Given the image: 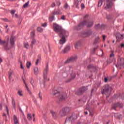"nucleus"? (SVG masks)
<instances>
[{"instance_id":"obj_1","label":"nucleus","mask_w":124,"mask_h":124,"mask_svg":"<svg viewBox=\"0 0 124 124\" xmlns=\"http://www.w3.org/2000/svg\"><path fill=\"white\" fill-rule=\"evenodd\" d=\"M53 28L56 32H59L58 34L61 38L59 41L60 44H64L66 41L65 37L68 36V31L62 29V27L56 23L53 24Z\"/></svg>"},{"instance_id":"obj_2","label":"nucleus","mask_w":124,"mask_h":124,"mask_svg":"<svg viewBox=\"0 0 124 124\" xmlns=\"http://www.w3.org/2000/svg\"><path fill=\"white\" fill-rule=\"evenodd\" d=\"M60 74L63 78H66L68 75H70V78L67 82H70L72 79H74L76 77L75 72L73 71V68L71 66H68L63 68L60 71Z\"/></svg>"},{"instance_id":"obj_3","label":"nucleus","mask_w":124,"mask_h":124,"mask_svg":"<svg viewBox=\"0 0 124 124\" xmlns=\"http://www.w3.org/2000/svg\"><path fill=\"white\" fill-rule=\"evenodd\" d=\"M93 25V21H89L88 20H84L80 23L77 27L76 29L79 31L81 29H83L84 26H86L87 28H91Z\"/></svg>"},{"instance_id":"obj_4","label":"nucleus","mask_w":124,"mask_h":124,"mask_svg":"<svg viewBox=\"0 0 124 124\" xmlns=\"http://www.w3.org/2000/svg\"><path fill=\"white\" fill-rule=\"evenodd\" d=\"M112 91V87L108 85H106L103 88V90L101 91L102 94H106L107 95V98H108L109 95H110V93Z\"/></svg>"},{"instance_id":"obj_5","label":"nucleus","mask_w":124,"mask_h":124,"mask_svg":"<svg viewBox=\"0 0 124 124\" xmlns=\"http://www.w3.org/2000/svg\"><path fill=\"white\" fill-rule=\"evenodd\" d=\"M78 116L76 113H73L70 117L66 118L65 124H72L77 120Z\"/></svg>"},{"instance_id":"obj_6","label":"nucleus","mask_w":124,"mask_h":124,"mask_svg":"<svg viewBox=\"0 0 124 124\" xmlns=\"http://www.w3.org/2000/svg\"><path fill=\"white\" fill-rule=\"evenodd\" d=\"M5 39L7 40L6 42L2 41L1 39H0V45H3L4 48L5 50H9L11 49V46H8V40H9V36H7L5 37Z\"/></svg>"},{"instance_id":"obj_7","label":"nucleus","mask_w":124,"mask_h":124,"mask_svg":"<svg viewBox=\"0 0 124 124\" xmlns=\"http://www.w3.org/2000/svg\"><path fill=\"white\" fill-rule=\"evenodd\" d=\"M86 91H88V87H82L77 92H76V94H77V95H82V94H83L84 93L86 92Z\"/></svg>"},{"instance_id":"obj_8","label":"nucleus","mask_w":124,"mask_h":124,"mask_svg":"<svg viewBox=\"0 0 124 124\" xmlns=\"http://www.w3.org/2000/svg\"><path fill=\"white\" fill-rule=\"evenodd\" d=\"M118 57L119 58L117 62V64H115V66L116 67H118V66H120V68H121V67H122V66H123V65L124 64V59L120 56Z\"/></svg>"},{"instance_id":"obj_9","label":"nucleus","mask_w":124,"mask_h":124,"mask_svg":"<svg viewBox=\"0 0 124 124\" xmlns=\"http://www.w3.org/2000/svg\"><path fill=\"white\" fill-rule=\"evenodd\" d=\"M49 70V66H48V64H46V68L44 71V82H46L47 79V74H48V71Z\"/></svg>"},{"instance_id":"obj_10","label":"nucleus","mask_w":124,"mask_h":124,"mask_svg":"<svg viewBox=\"0 0 124 124\" xmlns=\"http://www.w3.org/2000/svg\"><path fill=\"white\" fill-rule=\"evenodd\" d=\"M71 110V108H65L64 109H63L62 110H61L59 114H60V116L63 117V116H64V114H65V113H68L69 112H70Z\"/></svg>"},{"instance_id":"obj_11","label":"nucleus","mask_w":124,"mask_h":124,"mask_svg":"<svg viewBox=\"0 0 124 124\" xmlns=\"http://www.w3.org/2000/svg\"><path fill=\"white\" fill-rule=\"evenodd\" d=\"M116 0H106V4L107 6L105 7V9H108V8H110L112 7L113 5V1H115Z\"/></svg>"},{"instance_id":"obj_12","label":"nucleus","mask_w":124,"mask_h":124,"mask_svg":"<svg viewBox=\"0 0 124 124\" xmlns=\"http://www.w3.org/2000/svg\"><path fill=\"white\" fill-rule=\"evenodd\" d=\"M116 38L117 39V41L120 42V40H122L124 38V35L121 34L120 33H117L116 35Z\"/></svg>"},{"instance_id":"obj_13","label":"nucleus","mask_w":124,"mask_h":124,"mask_svg":"<svg viewBox=\"0 0 124 124\" xmlns=\"http://www.w3.org/2000/svg\"><path fill=\"white\" fill-rule=\"evenodd\" d=\"M84 35H85L86 37H88V36H91L93 34V31L92 30H88L84 32Z\"/></svg>"},{"instance_id":"obj_14","label":"nucleus","mask_w":124,"mask_h":124,"mask_svg":"<svg viewBox=\"0 0 124 124\" xmlns=\"http://www.w3.org/2000/svg\"><path fill=\"white\" fill-rule=\"evenodd\" d=\"M77 59V56H73L71 57L70 59H68L65 62L68 63V62H74V61H75V60Z\"/></svg>"},{"instance_id":"obj_15","label":"nucleus","mask_w":124,"mask_h":124,"mask_svg":"<svg viewBox=\"0 0 124 124\" xmlns=\"http://www.w3.org/2000/svg\"><path fill=\"white\" fill-rule=\"evenodd\" d=\"M82 1V0H76L74 2V5L77 8H78V6L79 5V3Z\"/></svg>"},{"instance_id":"obj_16","label":"nucleus","mask_w":124,"mask_h":124,"mask_svg":"<svg viewBox=\"0 0 124 124\" xmlns=\"http://www.w3.org/2000/svg\"><path fill=\"white\" fill-rule=\"evenodd\" d=\"M50 113L52 114V117L54 118V119H57V117H58V113L56 111L51 110Z\"/></svg>"},{"instance_id":"obj_17","label":"nucleus","mask_w":124,"mask_h":124,"mask_svg":"<svg viewBox=\"0 0 124 124\" xmlns=\"http://www.w3.org/2000/svg\"><path fill=\"white\" fill-rule=\"evenodd\" d=\"M22 80L25 85V87L26 88V89H27V91L29 93H30V94H32V93H31V90H30V89H29V87H28V85H27V83H26V81H25V79H24L22 78Z\"/></svg>"},{"instance_id":"obj_18","label":"nucleus","mask_w":124,"mask_h":124,"mask_svg":"<svg viewBox=\"0 0 124 124\" xmlns=\"http://www.w3.org/2000/svg\"><path fill=\"white\" fill-rule=\"evenodd\" d=\"M70 50V46H67L63 50V53H67L68 51Z\"/></svg>"},{"instance_id":"obj_19","label":"nucleus","mask_w":124,"mask_h":124,"mask_svg":"<svg viewBox=\"0 0 124 124\" xmlns=\"http://www.w3.org/2000/svg\"><path fill=\"white\" fill-rule=\"evenodd\" d=\"M66 97H67V94H66V93H64L62 94V96L60 97V98L61 100H64Z\"/></svg>"},{"instance_id":"obj_20","label":"nucleus","mask_w":124,"mask_h":124,"mask_svg":"<svg viewBox=\"0 0 124 124\" xmlns=\"http://www.w3.org/2000/svg\"><path fill=\"white\" fill-rule=\"evenodd\" d=\"M12 105L14 107V108H15V109H16V103L15 102V100L13 98H12Z\"/></svg>"},{"instance_id":"obj_21","label":"nucleus","mask_w":124,"mask_h":124,"mask_svg":"<svg viewBox=\"0 0 124 124\" xmlns=\"http://www.w3.org/2000/svg\"><path fill=\"white\" fill-rule=\"evenodd\" d=\"M10 44H11V45L12 46H13V45H14L15 44V42H14V37L12 36L11 37L10 39Z\"/></svg>"},{"instance_id":"obj_22","label":"nucleus","mask_w":124,"mask_h":124,"mask_svg":"<svg viewBox=\"0 0 124 124\" xmlns=\"http://www.w3.org/2000/svg\"><path fill=\"white\" fill-rule=\"evenodd\" d=\"M53 15H59V14H62V13L61 12V10H59L57 11H54L53 12Z\"/></svg>"},{"instance_id":"obj_23","label":"nucleus","mask_w":124,"mask_h":124,"mask_svg":"<svg viewBox=\"0 0 124 124\" xmlns=\"http://www.w3.org/2000/svg\"><path fill=\"white\" fill-rule=\"evenodd\" d=\"M24 46L25 48H26V49H30V46L29 45V43H24Z\"/></svg>"},{"instance_id":"obj_24","label":"nucleus","mask_w":124,"mask_h":124,"mask_svg":"<svg viewBox=\"0 0 124 124\" xmlns=\"http://www.w3.org/2000/svg\"><path fill=\"white\" fill-rule=\"evenodd\" d=\"M64 8L65 9H70V7L67 3H66L64 5Z\"/></svg>"},{"instance_id":"obj_25","label":"nucleus","mask_w":124,"mask_h":124,"mask_svg":"<svg viewBox=\"0 0 124 124\" xmlns=\"http://www.w3.org/2000/svg\"><path fill=\"white\" fill-rule=\"evenodd\" d=\"M27 119L29 120V121H31V114L28 113L27 115Z\"/></svg>"},{"instance_id":"obj_26","label":"nucleus","mask_w":124,"mask_h":124,"mask_svg":"<svg viewBox=\"0 0 124 124\" xmlns=\"http://www.w3.org/2000/svg\"><path fill=\"white\" fill-rule=\"evenodd\" d=\"M31 37H33L35 35V30H33L31 33Z\"/></svg>"},{"instance_id":"obj_27","label":"nucleus","mask_w":124,"mask_h":124,"mask_svg":"<svg viewBox=\"0 0 124 124\" xmlns=\"http://www.w3.org/2000/svg\"><path fill=\"white\" fill-rule=\"evenodd\" d=\"M29 3H30V1H28L27 2L25 3L23 5L24 8H26V7H28V5H29Z\"/></svg>"},{"instance_id":"obj_28","label":"nucleus","mask_w":124,"mask_h":124,"mask_svg":"<svg viewBox=\"0 0 124 124\" xmlns=\"http://www.w3.org/2000/svg\"><path fill=\"white\" fill-rule=\"evenodd\" d=\"M117 107H118V104H113L112 105V108L114 109V110L116 109V108H117Z\"/></svg>"},{"instance_id":"obj_29","label":"nucleus","mask_w":124,"mask_h":124,"mask_svg":"<svg viewBox=\"0 0 124 124\" xmlns=\"http://www.w3.org/2000/svg\"><path fill=\"white\" fill-rule=\"evenodd\" d=\"M54 16H50L49 18V22H53V21H54Z\"/></svg>"},{"instance_id":"obj_30","label":"nucleus","mask_w":124,"mask_h":124,"mask_svg":"<svg viewBox=\"0 0 124 124\" xmlns=\"http://www.w3.org/2000/svg\"><path fill=\"white\" fill-rule=\"evenodd\" d=\"M31 62H28L26 63V66L27 68H30V66H31Z\"/></svg>"},{"instance_id":"obj_31","label":"nucleus","mask_w":124,"mask_h":124,"mask_svg":"<svg viewBox=\"0 0 124 124\" xmlns=\"http://www.w3.org/2000/svg\"><path fill=\"white\" fill-rule=\"evenodd\" d=\"M60 94V92L55 91L54 92H53V95H59Z\"/></svg>"},{"instance_id":"obj_32","label":"nucleus","mask_w":124,"mask_h":124,"mask_svg":"<svg viewBox=\"0 0 124 124\" xmlns=\"http://www.w3.org/2000/svg\"><path fill=\"white\" fill-rule=\"evenodd\" d=\"M37 31H39V32H42V31H43V30L41 27H38L37 29Z\"/></svg>"},{"instance_id":"obj_33","label":"nucleus","mask_w":124,"mask_h":124,"mask_svg":"<svg viewBox=\"0 0 124 124\" xmlns=\"http://www.w3.org/2000/svg\"><path fill=\"white\" fill-rule=\"evenodd\" d=\"M38 96L40 100H42V94H41V91H40L38 94Z\"/></svg>"},{"instance_id":"obj_34","label":"nucleus","mask_w":124,"mask_h":124,"mask_svg":"<svg viewBox=\"0 0 124 124\" xmlns=\"http://www.w3.org/2000/svg\"><path fill=\"white\" fill-rule=\"evenodd\" d=\"M34 70L35 74H37V73H38V67H35L34 69Z\"/></svg>"},{"instance_id":"obj_35","label":"nucleus","mask_w":124,"mask_h":124,"mask_svg":"<svg viewBox=\"0 0 124 124\" xmlns=\"http://www.w3.org/2000/svg\"><path fill=\"white\" fill-rule=\"evenodd\" d=\"M12 75V71L10 70L9 71V78L10 80L11 79V76Z\"/></svg>"},{"instance_id":"obj_36","label":"nucleus","mask_w":124,"mask_h":124,"mask_svg":"<svg viewBox=\"0 0 124 124\" xmlns=\"http://www.w3.org/2000/svg\"><path fill=\"white\" fill-rule=\"evenodd\" d=\"M100 24H97L95 26V28L96 29V30H98V29H100Z\"/></svg>"},{"instance_id":"obj_37","label":"nucleus","mask_w":124,"mask_h":124,"mask_svg":"<svg viewBox=\"0 0 124 124\" xmlns=\"http://www.w3.org/2000/svg\"><path fill=\"white\" fill-rule=\"evenodd\" d=\"M98 5L99 7H100V6H101V5H102V0H99L98 1Z\"/></svg>"},{"instance_id":"obj_38","label":"nucleus","mask_w":124,"mask_h":124,"mask_svg":"<svg viewBox=\"0 0 124 124\" xmlns=\"http://www.w3.org/2000/svg\"><path fill=\"white\" fill-rule=\"evenodd\" d=\"M35 40L34 39H33L32 41L31 42V46L32 48L33 47V44H35Z\"/></svg>"},{"instance_id":"obj_39","label":"nucleus","mask_w":124,"mask_h":124,"mask_svg":"<svg viewBox=\"0 0 124 124\" xmlns=\"http://www.w3.org/2000/svg\"><path fill=\"white\" fill-rule=\"evenodd\" d=\"M17 93L20 96H23V93H22V91H18Z\"/></svg>"},{"instance_id":"obj_40","label":"nucleus","mask_w":124,"mask_h":124,"mask_svg":"<svg viewBox=\"0 0 124 124\" xmlns=\"http://www.w3.org/2000/svg\"><path fill=\"white\" fill-rule=\"evenodd\" d=\"M117 104L118 105V107H119L120 108H123V104L118 103H117Z\"/></svg>"},{"instance_id":"obj_41","label":"nucleus","mask_w":124,"mask_h":124,"mask_svg":"<svg viewBox=\"0 0 124 124\" xmlns=\"http://www.w3.org/2000/svg\"><path fill=\"white\" fill-rule=\"evenodd\" d=\"M86 109H87V110H89V112H90V116H93V112H91V111H90V110L89 109V108H88V107H87L86 108Z\"/></svg>"},{"instance_id":"obj_42","label":"nucleus","mask_w":124,"mask_h":124,"mask_svg":"<svg viewBox=\"0 0 124 124\" xmlns=\"http://www.w3.org/2000/svg\"><path fill=\"white\" fill-rule=\"evenodd\" d=\"M6 110L7 111V115H9V110L8 109V107H7V106L6 107Z\"/></svg>"},{"instance_id":"obj_43","label":"nucleus","mask_w":124,"mask_h":124,"mask_svg":"<svg viewBox=\"0 0 124 124\" xmlns=\"http://www.w3.org/2000/svg\"><path fill=\"white\" fill-rule=\"evenodd\" d=\"M42 27H44V28H45V27H47V23H45L42 24Z\"/></svg>"},{"instance_id":"obj_44","label":"nucleus","mask_w":124,"mask_h":124,"mask_svg":"<svg viewBox=\"0 0 124 124\" xmlns=\"http://www.w3.org/2000/svg\"><path fill=\"white\" fill-rule=\"evenodd\" d=\"M55 6H56V3H55V2H53L51 5V7H55Z\"/></svg>"},{"instance_id":"obj_45","label":"nucleus","mask_w":124,"mask_h":124,"mask_svg":"<svg viewBox=\"0 0 124 124\" xmlns=\"http://www.w3.org/2000/svg\"><path fill=\"white\" fill-rule=\"evenodd\" d=\"M110 58H114L115 57V55L114 53H111L109 55Z\"/></svg>"},{"instance_id":"obj_46","label":"nucleus","mask_w":124,"mask_h":124,"mask_svg":"<svg viewBox=\"0 0 124 124\" xmlns=\"http://www.w3.org/2000/svg\"><path fill=\"white\" fill-rule=\"evenodd\" d=\"M20 68L24 69V66H23V63L22 62H20Z\"/></svg>"},{"instance_id":"obj_47","label":"nucleus","mask_w":124,"mask_h":124,"mask_svg":"<svg viewBox=\"0 0 124 124\" xmlns=\"http://www.w3.org/2000/svg\"><path fill=\"white\" fill-rule=\"evenodd\" d=\"M11 13L12 15H14V14H15V10H12L11 12Z\"/></svg>"},{"instance_id":"obj_48","label":"nucleus","mask_w":124,"mask_h":124,"mask_svg":"<svg viewBox=\"0 0 124 124\" xmlns=\"http://www.w3.org/2000/svg\"><path fill=\"white\" fill-rule=\"evenodd\" d=\"M39 59H37L36 62L35 63L36 65H37V64H38V62H39Z\"/></svg>"},{"instance_id":"obj_49","label":"nucleus","mask_w":124,"mask_h":124,"mask_svg":"<svg viewBox=\"0 0 124 124\" xmlns=\"http://www.w3.org/2000/svg\"><path fill=\"white\" fill-rule=\"evenodd\" d=\"M106 37V36H105V35H103V39L104 41H105Z\"/></svg>"},{"instance_id":"obj_50","label":"nucleus","mask_w":124,"mask_h":124,"mask_svg":"<svg viewBox=\"0 0 124 124\" xmlns=\"http://www.w3.org/2000/svg\"><path fill=\"white\" fill-rule=\"evenodd\" d=\"M61 19H62V20H65V16H63L61 17Z\"/></svg>"},{"instance_id":"obj_51","label":"nucleus","mask_w":124,"mask_h":124,"mask_svg":"<svg viewBox=\"0 0 124 124\" xmlns=\"http://www.w3.org/2000/svg\"><path fill=\"white\" fill-rule=\"evenodd\" d=\"M79 46V44H77V43H76L75 44V48H77V46Z\"/></svg>"},{"instance_id":"obj_52","label":"nucleus","mask_w":124,"mask_h":124,"mask_svg":"<svg viewBox=\"0 0 124 124\" xmlns=\"http://www.w3.org/2000/svg\"><path fill=\"white\" fill-rule=\"evenodd\" d=\"M81 8L83 9V8H85V5L84 4H81Z\"/></svg>"},{"instance_id":"obj_53","label":"nucleus","mask_w":124,"mask_h":124,"mask_svg":"<svg viewBox=\"0 0 124 124\" xmlns=\"http://www.w3.org/2000/svg\"><path fill=\"white\" fill-rule=\"evenodd\" d=\"M88 17H89V15H86L85 16H84V19H86V18H88Z\"/></svg>"},{"instance_id":"obj_54","label":"nucleus","mask_w":124,"mask_h":124,"mask_svg":"<svg viewBox=\"0 0 124 124\" xmlns=\"http://www.w3.org/2000/svg\"><path fill=\"white\" fill-rule=\"evenodd\" d=\"M121 48H124V43H122L121 44Z\"/></svg>"},{"instance_id":"obj_55","label":"nucleus","mask_w":124,"mask_h":124,"mask_svg":"<svg viewBox=\"0 0 124 124\" xmlns=\"http://www.w3.org/2000/svg\"><path fill=\"white\" fill-rule=\"evenodd\" d=\"M57 4L58 5V6H60V5H61V2L60 1L57 2Z\"/></svg>"},{"instance_id":"obj_56","label":"nucleus","mask_w":124,"mask_h":124,"mask_svg":"<svg viewBox=\"0 0 124 124\" xmlns=\"http://www.w3.org/2000/svg\"><path fill=\"white\" fill-rule=\"evenodd\" d=\"M93 67V65H89L88 66V68H92Z\"/></svg>"},{"instance_id":"obj_57","label":"nucleus","mask_w":124,"mask_h":124,"mask_svg":"<svg viewBox=\"0 0 124 124\" xmlns=\"http://www.w3.org/2000/svg\"><path fill=\"white\" fill-rule=\"evenodd\" d=\"M108 81V78H105V82H106Z\"/></svg>"},{"instance_id":"obj_58","label":"nucleus","mask_w":124,"mask_h":124,"mask_svg":"<svg viewBox=\"0 0 124 124\" xmlns=\"http://www.w3.org/2000/svg\"><path fill=\"white\" fill-rule=\"evenodd\" d=\"M19 110L20 111V112H21L22 114H24V113L23 112V110H22V108H19Z\"/></svg>"},{"instance_id":"obj_59","label":"nucleus","mask_w":124,"mask_h":124,"mask_svg":"<svg viewBox=\"0 0 124 124\" xmlns=\"http://www.w3.org/2000/svg\"><path fill=\"white\" fill-rule=\"evenodd\" d=\"M99 39V38L98 37L95 40V42H97V40Z\"/></svg>"},{"instance_id":"obj_60","label":"nucleus","mask_w":124,"mask_h":124,"mask_svg":"<svg viewBox=\"0 0 124 124\" xmlns=\"http://www.w3.org/2000/svg\"><path fill=\"white\" fill-rule=\"evenodd\" d=\"M3 20L5 21V22H8V20L7 18H4Z\"/></svg>"},{"instance_id":"obj_61","label":"nucleus","mask_w":124,"mask_h":124,"mask_svg":"<svg viewBox=\"0 0 124 124\" xmlns=\"http://www.w3.org/2000/svg\"><path fill=\"white\" fill-rule=\"evenodd\" d=\"M1 62H2V60L1 58H0V63H1Z\"/></svg>"},{"instance_id":"obj_62","label":"nucleus","mask_w":124,"mask_h":124,"mask_svg":"<svg viewBox=\"0 0 124 124\" xmlns=\"http://www.w3.org/2000/svg\"><path fill=\"white\" fill-rule=\"evenodd\" d=\"M84 113L86 115H88V111H85Z\"/></svg>"},{"instance_id":"obj_63","label":"nucleus","mask_w":124,"mask_h":124,"mask_svg":"<svg viewBox=\"0 0 124 124\" xmlns=\"http://www.w3.org/2000/svg\"><path fill=\"white\" fill-rule=\"evenodd\" d=\"M15 16H16V18H17V17H18V15L16 14V15H15Z\"/></svg>"},{"instance_id":"obj_64","label":"nucleus","mask_w":124,"mask_h":124,"mask_svg":"<svg viewBox=\"0 0 124 124\" xmlns=\"http://www.w3.org/2000/svg\"><path fill=\"white\" fill-rule=\"evenodd\" d=\"M0 110H1V105H0Z\"/></svg>"}]
</instances>
